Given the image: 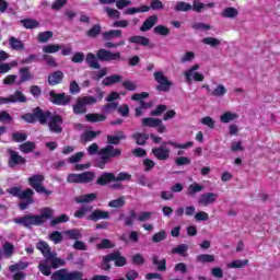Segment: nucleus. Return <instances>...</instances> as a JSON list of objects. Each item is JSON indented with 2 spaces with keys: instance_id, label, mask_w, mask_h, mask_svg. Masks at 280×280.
Wrapping results in <instances>:
<instances>
[{
  "instance_id": "1",
  "label": "nucleus",
  "mask_w": 280,
  "mask_h": 280,
  "mask_svg": "<svg viewBox=\"0 0 280 280\" xmlns=\"http://www.w3.org/2000/svg\"><path fill=\"white\" fill-rule=\"evenodd\" d=\"M60 266H65V260L56 258V254L51 253L50 258H46L44 261H42L38 269L40 270L42 275L49 277V275H51V268L56 269L60 268Z\"/></svg>"
},
{
  "instance_id": "2",
  "label": "nucleus",
  "mask_w": 280,
  "mask_h": 280,
  "mask_svg": "<svg viewBox=\"0 0 280 280\" xmlns=\"http://www.w3.org/2000/svg\"><path fill=\"white\" fill-rule=\"evenodd\" d=\"M98 155L101 156V162H98L97 167L104 170L106 163H108L109 159L121 155V150L115 149L113 145H107L98 151Z\"/></svg>"
},
{
  "instance_id": "3",
  "label": "nucleus",
  "mask_w": 280,
  "mask_h": 280,
  "mask_svg": "<svg viewBox=\"0 0 280 280\" xmlns=\"http://www.w3.org/2000/svg\"><path fill=\"white\" fill-rule=\"evenodd\" d=\"M110 261H114L115 266L121 268V266H126V257L121 256L119 252H114L105 257H103V262L101 268L103 270H110Z\"/></svg>"
},
{
  "instance_id": "4",
  "label": "nucleus",
  "mask_w": 280,
  "mask_h": 280,
  "mask_svg": "<svg viewBox=\"0 0 280 280\" xmlns=\"http://www.w3.org/2000/svg\"><path fill=\"white\" fill-rule=\"evenodd\" d=\"M49 117L48 113L43 112L40 107H36L33 109V113L24 114L22 119L27 124H34L35 121H39V124H47V118Z\"/></svg>"
},
{
  "instance_id": "5",
  "label": "nucleus",
  "mask_w": 280,
  "mask_h": 280,
  "mask_svg": "<svg viewBox=\"0 0 280 280\" xmlns=\"http://www.w3.org/2000/svg\"><path fill=\"white\" fill-rule=\"evenodd\" d=\"M82 271H68L67 269H61L51 275L52 280H89L82 279Z\"/></svg>"
},
{
  "instance_id": "6",
  "label": "nucleus",
  "mask_w": 280,
  "mask_h": 280,
  "mask_svg": "<svg viewBox=\"0 0 280 280\" xmlns=\"http://www.w3.org/2000/svg\"><path fill=\"white\" fill-rule=\"evenodd\" d=\"M130 174L128 173H119L117 176L113 173H104L97 178V185H107V183H110L112 180H130Z\"/></svg>"
},
{
  "instance_id": "7",
  "label": "nucleus",
  "mask_w": 280,
  "mask_h": 280,
  "mask_svg": "<svg viewBox=\"0 0 280 280\" xmlns=\"http://www.w3.org/2000/svg\"><path fill=\"white\" fill-rule=\"evenodd\" d=\"M198 69H200V65L196 63L184 72V78L187 84H191L192 80L195 82H202V80H205V74L198 72Z\"/></svg>"
},
{
  "instance_id": "8",
  "label": "nucleus",
  "mask_w": 280,
  "mask_h": 280,
  "mask_svg": "<svg viewBox=\"0 0 280 280\" xmlns=\"http://www.w3.org/2000/svg\"><path fill=\"white\" fill-rule=\"evenodd\" d=\"M45 113L48 114L47 121L50 132H56L57 135H60V132H62V116L54 115L49 112Z\"/></svg>"
},
{
  "instance_id": "9",
  "label": "nucleus",
  "mask_w": 280,
  "mask_h": 280,
  "mask_svg": "<svg viewBox=\"0 0 280 280\" xmlns=\"http://www.w3.org/2000/svg\"><path fill=\"white\" fill-rule=\"evenodd\" d=\"M43 180H45V176L43 175H33L32 177L28 178V183L37 194H45L46 196H49L51 191L45 189L43 187Z\"/></svg>"
},
{
  "instance_id": "10",
  "label": "nucleus",
  "mask_w": 280,
  "mask_h": 280,
  "mask_svg": "<svg viewBox=\"0 0 280 280\" xmlns=\"http://www.w3.org/2000/svg\"><path fill=\"white\" fill-rule=\"evenodd\" d=\"M15 224H21L26 229L30 226H40V218L38 215H24L22 218L14 219Z\"/></svg>"
},
{
  "instance_id": "11",
  "label": "nucleus",
  "mask_w": 280,
  "mask_h": 280,
  "mask_svg": "<svg viewBox=\"0 0 280 280\" xmlns=\"http://www.w3.org/2000/svg\"><path fill=\"white\" fill-rule=\"evenodd\" d=\"M154 80L158 82V91H170V86H172V82L162 71L154 72Z\"/></svg>"
},
{
  "instance_id": "12",
  "label": "nucleus",
  "mask_w": 280,
  "mask_h": 280,
  "mask_svg": "<svg viewBox=\"0 0 280 280\" xmlns=\"http://www.w3.org/2000/svg\"><path fill=\"white\" fill-rule=\"evenodd\" d=\"M150 94H148V92H142V93H137L133 94L131 96V100L139 102L140 106L136 107V115L137 117H141V115H143V108H148V105L145 102H143V100H145V97H148Z\"/></svg>"
},
{
  "instance_id": "13",
  "label": "nucleus",
  "mask_w": 280,
  "mask_h": 280,
  "mask_svg": "<svg viewBox=\"0 0 280 280\" xmlns=\"http://www.w3.org/2000/svg\"><path fill=\"white\" fill-rule=\"evenodd\" d=\"M98 60H103L105 62H110L112 60H120V52H112L109 50L101 48L96 54Z\"/></svg>"
},
{
  "instance_id": "14",
  "label": "nucleus",
  "mask_w": 280,
  "mask_h": 280,
  "mask_svg": "<svg viewBox=\"0 0 280 280\" xmlns=\"http://www.w3.org/2000/svg\"><path fill=\"white\" fill-rule=\"evenodd\" d=\"M165 142H163L162 145L152 149V154L158 159L159 161H167L170 159V149L165 147Z\"/></svg>"
},
{
  "instance_id": "15",
  "label": "nucleus",
  "mask_w": 280,
  "mask_h": 280,
  "mask_svg": "<svg viewBox=\"0 0 280 280\" xmlns=\"http://www.w3.org/2000/svg\"><path fill=\"white\" fill-rule=\"evenodd\" d=\"M50 102H52V104H58L59 106H66V104L71 102V96L65 93L57 94L55 92H50Z\"/></svg>"
},
{
  "instance_id": "16",
  "label": "nucleus",
  "mask_w": 280,
  "mask_h": 280,
  "mask_svg": "<svg viewBox=\"0 0 280 280\" xmlns=\"http://www.w3.org/2000/svg\"><path fill=\"white\" fill-rule=\"evenodd\" d=\"M8 192L11 194V196H15L20 199L32 198V196H34V190H32V188H27L26 190L22 191L21 188L13 187L10 188Z\"/></svg>"
},
{
  "instance_id": "17",
  "label": "nucleus",
  "mask_w": 280,
  "mask_h": 280,
  "mask_svg": "<svg viewBox=\"0 0 280 280\" xmlns=\"http://www.w3.org/2000/svg\"><path fill=\"white\" fill-rule=\"evenodd\" d=\"M218 200V195L214 192H207L202 194L199 197V205H202L203 207H209V205H213Z\"/></svg>"
},
{
  "instance_id": "18",
  "label": "nucleus",
  "mask_w": 280,
  "mask_h": 280,
  "mask_svg": "<svg viewBox=\"0 0 280 280\" xmlns=\"http://www.w3.org/2000/svg\"><path fill=\"white\" fill-rule=\"evenodd\" d=\"M5 98L8 101V104H16V103L24 104V102H27V97H25V94H23V92L19 90Z\"/></svg>"
},
{
  "instance_id": "19",
  "label": "nucleus",
  "mask_w": 280,
  "mask_h": 280,
  "mask_svg": "<svg viewBox=\"0 0 280 280\" xmlns=\"http://www.w3.org/2000/svg\"><path fill=\"white\" fill-rule=\"evenodd\" d=\"M9 154H10V162H9L10 167H14V165H23L25 163V160L23 159V156L19 154V152L12 151V149H9Z\"/></svg>"
},
{
  "instance_id": "20",
  "label": "nucleus",
  "mask_w": 280,
  "mask_h": 280,
  "mask_svg": "<svg viewBox=\"0 0 280 280\" xmlns=\"http://www.w3.org/2000/svg\"><path fill=\"white\" fill-rule=\"evenodd\" d=\"M36 248L40 250V253L44 255L45 259L51 258V249L49 248V244L45 241H39L36 245Z\"/></svg>"
},
{
  "instance_id": "21",
  "label": "nucleus",
  "mask_w": 280,
  "mask_h": 280,
  "mask_svg": "<svg viewBox=\"0 0 280 280\" xmlns=\"http://www.w3.org/2000/svg\"><path fill=\"white\" fill-rule=\"evenodd\" d=\"M236 119H240V115L233 112H225L220 116L221 124H231V121H235Z\"/></svg>"
},
{
  "instance_id": "22",
  "label": "nucleus",
  "mask_w": 280,
  "mask_h": 280,
  "mask_svg": "<svg viewBox=\"0 0 280 280\" xmlns=\"http://www.w3.org/2000/svg\"><path fill=\"white\" fill-rule=\"evenodd\" d=\"M63 78H65V73H62V71H56L48 77V83L51 86H56V84H60V82H62Z\"/></svg>"
},
{
  "instance_id": "23",
  "label": "nucleus",
  "mask_w": 280,
  "mask_h": 280,
  "mask_svg": "<svg viewBox=\"0 0 280 280\" xmlns=\"http://www.w3.org/2000/svg\"><path fill=\"white\" fill-rule=\"evenodd\" d=\"M156 21H159L156 15L149 16L140 27L141 32H148L149 30H152L153 25H156Z\"/></svg>"
},
{
  "instance_id": "24",
  "label": "nucleus",
  "mask_w": 280,
  "mask_h": 280,
  "mask_svg": "<svg viewBox=\"0 0 280 280\" xmlns=\"http://www.w3.org/2000/svg\"><path fill=\"white\" fill-rule=\"evenodd\" d=\"M21 80L15 81V84L21 85L23 82H27L32 80V73L30 72V68H21L20 69Z\"/></svg>"
},
{
  "instance_id": "25",
  "label": "nucleus",
  "mask_w": 280,
  "mask_h": 280,
  "mask_svg": "<svg viewBox=\"0 0 280 280\" xmlns=\"http://www.w3.org/2000/svg\"><path fill=\"white\" fill-rule=\"evenodd\" d=\"M119 82H121V75L113 74V75L106 77L102 81V84H103V86H112V84H117Z\"/></svg>"
},
{
  "instance_id": "26",
  "label": "nucleus",
  "mask_w": 280,
  "mask_h": 280,
  "mask_svg": "<svg viewBox=\"0 0 280 280\" xmlns=\"http://www.w3.org/2000/svg\"><path fill=\"white\" fill-rule=\"evenodd\" d=\"M164 145H171L176 150H187L188 148H191V145H194V142L189 141L186 143H178L176 141H168V142H164Z\"/></svg>"
},
{
  "instance_id": "27",
  "label": "nucleus",
  "mask_w": 280,
  "mask_h": 280,
  "mask_svg": "<svg viewBox=\"0 0 280 280\" xmlns=\"http://www.w3.org/2000/svg\"><path fill=\"white\" fill-rule=\"evenodd\" d=\"M85 61H86V65L91 67V69H100V61L97 60V57L93 52L88 54Z\"/></svg>"
},
{
  "instance_id": "28",
  "label": "nucleus",
  "mask_w": 280,
  "mask_h": 280,
  "mask_svg": "<svg viewBox=\"0 0 280 280\" xmlns=\"http://www.w3.org/2000/svg\"><path fill=\"white\" fill-rule=\"evenodd\" d=\"M108 212L102 210H95L94 212H92V215H90V219L94 222H97V220H108Z\"/></svg>"
},
{
  "instance_id": "29",
  "label": "nucleus",
  "mask_w": 280,
  "mask_h": 280,
  "mask_svg": "<svg viewBox=\"0 0 280 280\" xmlns=\"http://www.w3.org/2000/svg\"><path fill=\"white\" fill-rule=\"evenodd\" d=\"M163 124V120L159 118H143L142 119V126L149 127V128H156V126H161Z\"/></svg>"
},
{
  "instance_id": "30",
  "label": "nucleus",
  "mask_w": 280,
  "mask_h": 280,
  "mask_svg": "<svg viewBox=\"0 0 280 280\" xmlns=\"http://www.w3.org/2000/svg\"><path fill=\"white\" fill-rule=\"evenodd\" d=\"M240 14V11H237V9L233 8V7H228L225 8L221 15L224 19H235V16H237Z\"/></svg>"
},
{
  "instance_id": "31",
  "label": "nucleus",
  "mask_w": 280,
  "mask_h": 280,
  "mask_svg": "<svg viewBox=\"0 0 280 280\" xmlns=\"http://www.w3.org/2000/svg\"><path fill=\"white\" fill-rule=\"evenodd\" d=\"M129 43H135L136 45H142L143 47H148L150 45V39L143 36H132L129 38Z\"/></svg>"
},
{
  "instance_id": "32",
  "label": "nucleus",
  "mask_w": 280,
  "mask_h": 280,
  "mask_svg": "<svg viewBox=\"0 0 280 280\" xmlns=\"http://www.w3.org/2000/svg\"><path fill=\"white\" fill-rule=\"evenodd\" d=\"M40 224L45 223L46 220H50V218H54V210L51 208H44L40 210Z\"/></svg>"
},
{
  "instance_id": "33",
  "label": "nucleus",
  "mask_w": 280,
  "mask_h": 280,
  "mask_svg": "<svg viewBox=\"0 0 280 280\" xmlns=\"http://www.w3.org/2000/svg\"><path fill=\"white\" fill-rule=\"evenodd\" d=\"M139 12H150V7L148 5H141L139 8H129L127 9L124 14L126 15H132V14H138Z\"/></svg>"
},
{
  "instance_id": "34",
  "label": "nucleus",
  "mask_w": 280,
  "mask_h": 280,
  "mask_svg": "<svg viewBox=\"0 0 280 280\" xmlns=\"http://www.w3.org/2000/svg\"><path fill=\"white\" fill-rule=\"evenodd\" d=\"M137 212H135V210H131L129 217H124V214H120L119 220H125V226H132L135 224Z\"/></svg>"
},
{
  "instance_id": "35",
  "label": "nucleus",
  "mask_w": 280,
  "mask_h": 280,
  "mask_svg": "<svg viewBox=\"0 0 280 280\" xmlns=\"http://www.w3.org/2000/svg\"><path fill=\"white\" fill-rule=\"evenodd\" d=\"M197 261L199 264H213V261H215V256L211 254H201L197 256Z\"/></svg>"
},
{
  "instance_id": "36",
  "label": "nucleus",
  "mask_w": 280,
  "mask_h": 280,
  "mask_svg": "<svg viewBox=\"0 0 280 280\" xmlns=\"http://www.w3.org/2000/svg\"><path fill=\"white\" fill-rule=\"evenodd\" d=\"M187 250H189V246H187V244H180L177 247L173 248L171 253L173 255H182V257H185L187 255Z\"/></svg>"
},
{
  "instance_id": "37",
  "label": "nucleus",
  "mask_w": 280,
  "mask_h": 280,
  "mask_svg": "<svg viewBox=\"0 0 280 280\" xmlns=\"http://www.w3.org/2000/svg\"><path fill=\"white\" fill-rule=\"evenodd\" d=\"M97 196L95 194L81 195L75 198V202H78L79 205H82V202H93V200H95Z\"/></svg>"
},
{
  "instance_id": "38",
  "label": "nucleus",
  "mask_w": 280,
  "mask_h": 280,
  "mask_svg": "<svg viewBox=\"0 0 280 280\" xmlns=\"http://www.w3.org/2000/svg\"><path fill=\"white\" fill-rule=\"evenodd\" d=\"M62 49V46L58 44H49L43 47L44 54H58Z\"/></svg>"
},
{
  "instance_id": "39",
  "label": "nucleus",
  "mask_w": 280,
  "mask_h": 280,
  "mask_svg": "<svg viewBox=\"0 0 280 280\" xmlns=\"http://www.w3.org/2000/svg\"><path fill=\"white\" fill-rule=\"evenodd\" d=\"M120 36H121V30H112L103 33V38L105 40H112V38H120Z\"/></svg>"
},
{
  "instance_id": "40",
  "label": "nucleus",
  "mask_w": 280,
  "mask_h": 280,
  "mask_svg": "<svg viewBox=\"0 0 280 280\" xmlns=\"http://www.w3.org/2000/svg\"><path fill=\"white\" fill-rule=\"evenodd\" d=\"M9 45L11 46V48L15 49L16 51H21L25 48V45H23V42L19 40L15 37H11L9 39Z\"/></svg>"
},
{
  "instance_id": "41",
  "label": "nucleus",
  "mask_w": 280,
  "mask_h": 280,
  "mask_svg": "<svg viewBox=\"0 0 280 280\" xmlns=\"http://www.w3.org/2000/svg\"><path fill=\"white\" fill-rule=\"evenodd\" d=\"M85 119L86 121L95 124L96 121H104V119H106V116H104V114H86Z\"/></svg>"
},
{
  "instance_id": "42",
  "label": "nucleus",
  "mask_w": 280,
  "mask_h": 280,
  "mask_svg": "<svg viewBox=\"0 0 280 280\" xmlns=\"http://www.w3.org/2000/svg\"><path fill=\"white\" fill-rule=\"evenodd\" d=\"M73 113H75V115H84V113H86V105L81 101V98H79L77 104L73 106Z\"/></svg>"
},
{
  "instance_id": "43",
  "label": "nucleus",
  "mask_w": 280,
  "mask_h": 280,
  "mask_svg": "<svg viewBox=\"0 0 280 280\" xmlns=\"http://www.w3.org/2000/svg\"><path fill=\"white\" fill-rule=\"evenodd\" d=\"M120 139H126V136L124 135V132H118L116 133V136H108L107 143H109V145H117Z\"/></svg>"
},
{
  "instance_id": "44",
  "label": "nucleus",
  "mask_w": 280,
  "mask_h": 280,
  "mask_svg": "<svg viewBox=\"0 0 280 280\" xmlns=\"http://www.w3.org/2000/svg\"><path fill=\"white\" fill-rule=\"evenodd\" d=\"M211 95H213V97H223V95H226V88L219 84L211 91Z\"/></svg>"
},
{
  "instance_id": "45",
  "label": "nucleus",
  "mask_w": 280,
  "mask_h": 280,
  "mask_svg": "<svg viewBox=\"0 0 280 280\" xmlns=\"http://www.w3.org/2000/svg\"><path fill=\"white\" fill-rule=\"evenodd\" d=\"M80 183H91L95 178V173L93 172H84L79 174Z\"/></svg>"
},
{
  "instance_id": "46",
  "label": "nucleus",
  "mask_w": 280,
  "mask_h": 280,
  "mask_svg": "<svg viewBox=\"0 0 280 280\" xmlns=\"http://www.w3.org/2000/svg\"><path fill=\"white\" fill-rule=\"evenodd\" d=\"M34 148H36V144L32 141L24 142L20 145V150L23 154H30V152H33Z\"/></svg>"
},
{
  "instance_id": "47",
  "label": "nucleus",
  "mask_w": 280,
  "mask_h": 280,
  "mask_svg": "<svg viewBox=\"0 0 280 280\" xmlns=\"http://www.w3.org/2000/svg\"><path fill=\"white\" fill-rule=\"evenodd\" d=\"M189 10H191V4L184 1H179L175 5L176 12H189Z\"/></svg>"
},
{
  "instance_id": "48",
  "label": "nucleus",
  "mask_w": 280,
  "mask_h": 280,
  "mask_svg": "<svg viewBox=\"0 0 280 280\" xmlns=\"http://www.w3.org/2000/svg\"><path fill=\"white\" fill-rule=\"evenodd\" d=\"M98 133L100 132L86 130L85 132L82 133L81 141H86V142L93 141V139L96 138Z\"/></svg>"
},
{
  "instance_id": "49",
  "label": "nucleus",
  "mask_w": 280,
  "mask_h": 280,
  "mask_svg": "<svg viewBox=\"0 0 280 280\" xmlns=\"http://www.w3.org/2000/svg\"><path fill=\"white\" fill-rule=\"evenodd\" d=\"M27 266H30L28 262L19 261L18 264L10 266L9 270L11 272H19V270H25V268H27Z\"/></svg>"
},
{
  "instance_id": "50",
  "label": "nucleus",
  "mask_w": 280,
  "mask_h": 280,
  "mask_svg": "<svg viewBox=\"0 0 280 280\" xmlns=\"http://www.w3.org/2000/svg\"><path fill=\"white\" fill-rule=\"evenodd\" d=\"M21 23L26 30H34V27H38V21L36 20L26 19L22 20Z\"/></svg>"
},
{
  "instance_id": "51",
  "label": "nucleus",
  "mask_w": 280,
  "mask_h": 280,
  "mask_svg": "<svg viewBox=\"0 0 280 280\" xmlns=\"http://www.w3.org/2000/svg\"><path fill=\"white\" fill-rule=\"evenodd\" d=\"M205 187L198 183L190 184L188 186V196H194V194H198V191H202Z\"/></svg>"
},
{
  "instance_id": "52",
  "label": "nucleus",
  "mask_w": 280,
  "mask_h": 280,
  "mask_svg": "<svg viewBox=\"0 0 280 280\" xmlns=\"http://www.w3.org/2000/svg\"><path fill=\"white\" fill-rule=\"evenodd\" d=\"M63 235H68L69 240H80V237H82V233L80 232V230H69V231H65Z\"/></svg>"
},
{
  "instance_id": "53",
  "label": "nucleus",
  "mask_w": 280,
  "mask_h": 280,
  "mask_svg": "<svg viewBox=\"0 0 280 280\" xmlns=\"http://www.w3.org/2000/svg\"><path fill=\"white\" fill-rule=\"evenodd\" d=\"M93 210V207L91 206H82L81 209H79L75 213H74V217L75 218H84V214L91 212Z\"/></svg>"
},
{
  "instance_id": "54",
  "label": "nucleus",
  "mask_w": 280,
  "mask_h": 280,
  "mask_svg": "<svg viewBox=\"0 0 280 280\" xmlns=\"http://www.w3.org/2000/svg\"><path fill=\"white\" fill-rule=\"evenodd\" d=\"M244 266H248V260H233L226 265V268H244Z\"/></svg>"
},
{
  "instance_id": "55",
  "label": "nucleus",
  "mask_w": 280,
  "mask_h": 280,
  "mask_svg": "<svg viewBox=\"0 0 280 280\" xmlns=\"http://www.w3.org/2000/svg\"><path fill=\"white\" fill-rule=\"evenodd\" d=\"M62 222H69V215L60 214L59 217L51 220V226H56V224H62Z\"/></svg>"
},
{
  "instance_id": "56",
  "label": "nucleus",
  "mask_w": 280,
  "mask_h": 280,
  "mask_svg": "<svg viewBox=\"0 0 280 280\" xmlns=\"http://www.w3.org/2000/svg\"><path fill=\"white\" fill-rule=\"evenodd\" d=\"M124 205H126V200L124 199V197H120L118 199L112 200L108 202V207L118 209L119 207H124Z\"/></svg>"
},
{
  "instance_id": "57",
  "label": "nucleus",
  "mask_w": 280,
  "mask_h": 280,
  "mask_svg": "<svg viewBox=\"0 0 280 280\" xmlns=\"http://www.w3.org/2000/svg\"><path fill=\"white\" fill-rule=\"evenodd\" d=\"M202 43L205 45H209L210 47H218V45H220V39L214 37H206L202 39Z\"/></svg>"
},
{
  "instance_id": "58",
  "label": "nucleus",
  "mask_w": 280,
  "mask_h": 280,
  "mask_svg": "<svg viewBox=\"0 0 280 280\" xmlns=\"http://www.w3.org/2000/svg\"><path fill=\"white\" fill-rule=\"evenodd\" d=\"M200 121L203 126H208L210 130H213V128H215V120H213V118H211L210 116L201 118Z\"/></svg>"
},
{
  "instance_id": "59",
  "label": "nucleus",
  "mask_w": 280,
  "mask_h": 280,
  "mask_svg": "<svg viewBox=\"0 0 280 280\" xmlns=\"http://www.w3.org/2000/svg\"><path fill=\"white\" fill-rule=\"evenodd\" d=\"M51 36H54V33L50 31H46V32L39 33L38 40L39 43H47V40H49Z\"/></svg>"
},
{
  "instance_id": "60",
  "label": "nucleus",
  "mask_w": 280,
  "mask_h": 280,
  "mask_svg": "<svg viewBox=\"0 0 280 280\" xmlns=\"http://www.w3.org/2000/svg\"><path fill=\"white\" fill-rule=\"evenodd\" d=\"M133 138L136 139V142L138 145H143L147 141H148V135H143V133H136L133 136Z\"/></svg>"
},
{
  "instance_id": "61",
  "label": "nucleus",
  "mask_w": 280,
  "mask_h": 280,
  "mask_svg": "<svg viewBox=\"0 0 280 280\" xmlns=\"http://www.w3.org/2000/svg\"><path fill=\"white\" fill-rule=\"evenodd\" d=\"M105 12H107V16H109V19H119V16H121V13L118 10L115 9H110V8H105Z\"/></svg>"
},
{
  "instance_id": "62",
  "label": "nucleus",
  "mask_w": 280,
  "mask_h": 280,
  "mask_svg": "<svg viewBox=\"0 0 280 280\" xmlns=\"http://www.w3.org/2000/svg\"><path fill=\"white\" fill-rule=\"evenodd\" d=\"M155 34H159L160 36H167L170 34V28L163 26V25H158L154 27Z\"/></svg>"
},
{
  "instance_id": "63",
  "label": "nucleus",
  "mask_w": 280,
  "mask_h": 280,
  "mask_svg": "<svg viewBox=\"0 0 280 280\" xmlns=\"http://www.w3.org/2000/svg\"><path fill=\"white\" fill-rule=\"evenodd\" d=\"M80 100L85 106H91L93 104H96L97 102V97L95 96H84V97H81Z\"/></svg>"
},
{
  "instance_id": "64",
  "label": "nucleus",
  "mask_w": 280,
  "mask_h": 280,
  "mask_svg": "<svg viewBox=\"0 0 280 280\" xmlns=\"http://www.w3.org/2000/svg\"><path fill=\"white\" fill-rule=\"evenodd\" d=\"M152 218V212L150 211H143L138 214V221L139 222H148Z\"/></svg>"
}]
</instances>
